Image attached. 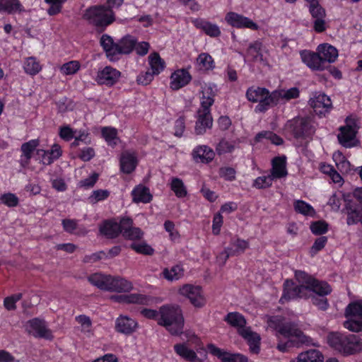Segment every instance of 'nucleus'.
<instances>
[{
  "instance_id": "338daca9",
  "label": "nucleus",
  "mask_w": 362,
  "mask_h": 362,
  "mask_svg": "<svg viewBox=\"0 0 362 362\" xmlns=\"http://www.w3.org/2000/svg\"><path fill=\"white\" fill-rule=\"evenodd\" d=\"M154 73L152 71H147L140 74L137 77V82L142 85H148L153 78Z\"/></svg>"
},
{
  "instance_id": "e433bc0d",
  "label": "nucleus",
  "mask_w": 362,
  "mask_h": 362,
  "mask_svg": "<svg viewBox=\"0 0 362 362\" xmlns=\"http://www.w3.org/2000/svg\"><path fill=\"white\" fill-rule=\"evenodd\" d=\"M274 93H276L278 95L276 98V105L282 100L288 101L291 99L298 98L300 95L299 89L296 87H293L288 90H274Z\"/></svg>"
},
{
  "instance_id": "e2e57ef3",
  "label": "nucleus",
  "mask_w": 362,
  "mask_h": 362,
  "mask_svg": "<svg viewBox=\"0 0 362 362\" xmlns=\"http://www.w3.org/2000/svg\"><path fill=\"white\" fill-rule=\"evenodd\" d=\"M131 247L139 253L147 255H151L153 254L154 252V250L151 246L146 243H133L132 244Z\"/></svg>"
},
{
  "instance_id": "603ef678",
  "label": "nucleus",
  "mask_w": 362,
  "mask_h": 362,
  "mask_svg": "<svg viewBox=\"0 0 362 362\" xmlns=\"http://www.w3.org/2000/svg\"><path fill=\"white\" fill-rule=\"evenodd\" d=\"M309 12L313 18H325L326 12L319 2H313L311 5H308Z\"/></svg>"
},
{
  "instance_id": "2eb2a0df",
  "label": "nucleus",
  "mask_w": 362,
  "mask_h": 362,
  "mask_svg": "<svg viewBox=\"0 0 362 362\" xmlns=\"http://www.w3.org/2000/svg\"><path fill=\"white\" fill-rule=\"evenodd\" d=\"M207 349L210 354L221 359V362H247L248 361L247 358L243 354L226 352L213 344H209Z\"/></svg>"
},
{
  "instance_id": "412c9836",
  "label": "nucleus",
  "mask_w": 362,
  "mask_h": 362,
  "mask_svg": "<svg viewBox=\"0 0 362 362\" xmlns=\"http://www.w3.org/2000/svg\"><path fill=\"white\" fill-rule=\"evenodd\" d=\"M111 299L118 303H137L141 305H149L151 302V298L149 296L139 293L112 296Z\"/></svg>"
},
{
  "instance_id": "bb28decb",
  "label": "nucleus",
  "mask_w": 362,
  "mask_h": 362,
  "mask_svg": "<svg viewBox=\"0 0 362 362\" xmlns=\"http://www.w3.org/2000/svg\"><path fill=\"white\" fill-rule=\"evenodd\" d=\"M136 42L137 40L134 37L130 35L124 36L117 42V55L131 53L134 50Z\"/></svg>"
},
{
  "instance_id": "49530a36",
  "label": "nucleus",
  "mask_w": 362,
  "mask_h": 362,
  "mask_svg": "<svg viewBox=\"0 0 362 362\" xmlns=\"http://www.w3.org/2000/svg\"><path fill=\"white\" fill-rule=\"evenodd\" d=\"M25 71L30 75H35L41 70L40 63L35 57H28L24 64Z\"/></svg>"
},
{
  "instance_id": "cd10ccee",
  "label": "nucleus",
  "mask_w": 362,
  "mask_h": 362,
  "mask_svg": "<svg viewBox=\"0 0 362 362\" xmlns=\"http://www.w3.org/2000/svg\"><path fill=\"white\" fill-rule=\"evenodd\" d=\"M132 200L135 203H149L153 198L147 187L139 185L132 192Z\"/></svg>"
},
{
  "instance_id": "864d4df0",
  "label": "nucleus",
  "mask_w": 362,
  "mask_h": 362,
  "mask_svg": "<svg viewBox=\"0 0 362 362\" xmlns=\"http://www.w3.org/2000/svg\"><path fill=\"white\" fill-rule=\"evenodd\" d=\"M0 201L8 207H15L18 205L19 199L13 193H6L0 197Z\"/></svg>"
},
{
  "instance_id": "473e14b6",
  "label": "nucleus",
  "mask_w": 362,
  "mask_h": 362,
  "mask_svg": "<svg viewBox=\"0 0 362 362\" xmlns=\"http://www.w3.org/2000/svg\"><path fill=\"white\" fill-rule=\"evenodd\" d=\"M323 356L321 353L316 349H310L300 353L296 361L291 362H322Z\"/></svg>"
},
{
  "instance_id": "13d9d810",
  "label": "nucleus",
  "mask_w": 362,
  "mask_h": 362,
  "mask_svg": "<svg viewBox=\"0 0 362 362\" xmlns=\"http://www.w3.org/2000/svg\"><path fill=\"white\" fill-rule=\"evenodd\" d=\"M22 296L23 294L19 293L6 297L4 300V305L5 308L8 310H15L16 308V303L20 300L22 298Z\"/></svg>"
},
{
  "instance_id": "6ab92c4d",
  "label": "nucleus",
  "mask_w": 362,
  "mask_h": 362,
  "mask_svg": "<svg viewBox=\"0 0 362 362\" xmlns=\"http://www.w3.org/2000/svg\"><path fill=\"white\" fill-rule=\"evenodd\" d=\"M120 77V72L111 66H105L99 71L96 81L99 84L111 86L114 85Z\"/></svg>"
},
{
  "instance_id": "f257e3e1",
  "label": "nucleus",
  "mask_w": 362,
  "mask_h": 362,
  "mask_svg": "<svg viewBox=\"0 0 362 362\" xmlns=\"http://www.w3.org/2000/svg\"><path fill=\"white\" fill-rule=\"evenodd\" d=\"M295 276L298 283L310 285V293L313 291L314 293L308 294V298H310L312 303L318 309L326 310L329 307L326 296L332 291L330 286L326 282L317 281L303 271H296Z\"/></svg>"
},
{
  "instance_id": "6e6552de",
  "label": "nucleus",
  "mask_w": 362,
  "mask_h": 362,
  "mask_svg": "<svg viewBox=\"0 0 362 362\" xmlns=\"http://www.w3.org/2000/svg\"><path fill=\"white\" fill-rule=\"evenodd\" d=\"M277 95L274 91L270 93L265 88L258 87L253 90L250 89V102L258 103L255 108L256 112H264L276 105Z\"/></svg>"
},
{
  "instance_id": "f3484780",
  "label": "nucleus",
  "mask_w": 362,
  "mask_h": 362,
  "mask_svg": "<svg viewBox=\"0 0 362 362\" xmlns=\"http://www.w3.org/2000/svg\"><path fill=\"white\" fill-rule=\"evenodd\" d=\"M28 331L35 337L52 339L51 332L47 328L45 322L38 318L30 320L28 322Z\"/></svg>"
},
{
  "instance_id": "4be33fe9",
  "label": "nucleus",
  "mask_w": 362,
  "mask_h": 362,
  "mask_svg": "<svg viewBox=\"0 0 362 362\" xmlns=\"http://www.w3.org/2000/svg\"><path fill=\"white\" fill-rule=\"evenodd\" d=\"M170 80V88L173 90H179L190 82L192 76L187 71L178 69L171 74Z\"/></svg>"
},
{
  "instance_id": "9d476101",
  "label": "nucleus",
  "mask_w": 362,
  "mask_h": 362,
  "mask_svg": "<svg viewBox=\"0 0 362 362\" xmlns=\"http://www.w3.org/2000/svg\"><path fill=\"white\" fill-rule=\"evenodd\" d=\"M286 129L296 139H305L315 132L310 121L304 117H296L288 121Z\"/></svg>"
},
{
  "instance_id": "69168bd1",
  "label": "nucleus",
  "mask_w": 362,
  "mask_h": 362,
  "mask_svg": "<svg viewBox=\"0 0 362 362\" xmlns=\"http://www.w3.org/2000/svg\"><path fill=\"white\" fill-rule=\"evenodd\" d=\"M98 174L94 173L89 177L81 180L79 186L86 189L93 187L98 180Z\"/></svg>"
},
{
  "instance_id": "774afa93",
  "label": "nucleus",
  "mask_w": 362,
  "mask_h": 362,
  "mask_svg": "<svg viewBox=\"0 0 362 362\" xmlns=\"http://www.w3.org/2000/svg\"><path fill=\"white\" fill-rule=\"evenodd\" d=\"M219 175L224 179L232 181L235 177V170L229 167L221 168L219 170Z\"/></svg>"
},
{
  "instance_id": "4c0bfd02",
  "label": "nucleus",
  "mask_w": 362,
  "mask_h": 362,
  "mask_svg": "<svg viewBox=\"0 0 362 362\" xmlns=\"http://www.w3.org/2000/svg\"><path fill=\"white\" fill-rule=\"evenodd\" d=\"M149 64L151 71L156 75H158L165 67V62L157 52H153L148 56Z\"/></svg>"
},
{
  "instance_id": "393cba45",
  "label": "nucleus",
  "mask_w": 362,
  "mask_h": 362,
  "mask_svg": "<svg viewBox=\"0 0 362 362\" xmlns=\"http://www.w3.org/2000/svg\"><path fill=\"white\" fill-rule=\"evenodd\" d=\"M39 142L37 139H33L28 142H25L21 146L22 155L21 156L20 163L22 167H26L32 158V154L38 146Z\"/></svg>"
},
{
  "instance_id": "de8ad7c7",
  "label": "nucleus",
  "mask_w": 362,
  "mask_h": 362,
  "mask_svg": "<svg viewBox=\"0 0 362 362\" xmlns=\"http://www.w3.org/2000/svg\"><path fill=\"white\" fill-rule=\"evenodd\" d=\"M175 351L180 356L183 358L187 361L192 360V357H194V351L187 348L185 344H177L174 346Z\"/></svg>"
},
{
  "instance_id": "09e8293b",
  "label": "nucleus",
  "mask_w": 362,
  "mask_h": 362,
  "mask_svg": "<svg viewBox=\"0 0 362 362\" xmlns=\"http://www.w3.org/2000/svg\"><path fill=\"white\" fill-rule=\"evenodd\" d=\"M235 148V141H229L222 139L217 144L216 151L218 155L232 152Z\"/></svg>"
},
{
  "instance_id": "5701e85b",
  "label": "nucleus",
  "mask_w": 362,
  "mask_h": 362,
  "mask_svg": "<svg viewBox=\"0 0 362 362\" xmlns=\"http://www.w3.org/2000/svg\"><path fill=\"white\" fill-rule=\"evenodd\" d=\"M138 327V323L127 316H119L115 322V329L118 332L130 334L134 332Z\"/></svg>"
},
{
  "instance_id": "f8f14e48",
  "label": "nucleus",
  "mask_w": 362,
  "mask_h": 362,
  "mask_svg": "<svg viewBox=\"0 0 362 362\" xmlns=\"http://www.w3.org/2000/svg\"><path fill=\"white\" fill-rule=\"evenodd\" d=\"M358 129L356 120L347 117L346 124L339 128L340 133L337 136L339 144L345 148L356 146L358 142L356 139Z\"/></svg>"
},
{
  "instance_id": "7ed1b4c3",
  "label": "nucleus",
  "mask_w": 362,
  "mask_h": 362,
  "mask_svg": "<svg viewBox=\"0 0 362 362\" xmlns=\"http://www.w3.org/2000/svg\"><path fill=\"white\" fill-rule=\"evenodd\" d=\"M276 329L280 334L288 338L285 343L279 342L276 348L281 352H286L293 346L298 347L301 345H309L312 343V339L299 329L298 325L294 322H283Z\"/></svg>"
},
{
  "instance_id": "6e6d98bb",
  "label": "nucleus",
  "mask_w": 362,
  "mask_h": 362,
  "mask_svg": "<svg viewBox=\"0 0 362 362\" xmlns=\"http://www.w3.org/2000/svg\"><path fill=\"white\" fill-rule=\"evenodd\" d=\"M261 337L259 334L250 331V353L257 354L260 351Z\"/></svg>"
},
{
  "instance_id": "a19ab883",
  "label": "nucleus",
  "mask_w": 362,
  "mask_h": 362,
  "mask_svg": "<svg viewBox=\"0 0 362 362\" xmlns=\"http://www.w3.org/2000/svg\"><path fill=\"white\" fill-rule=\"evenodd\" d=\"M263 139L271 141V142L276 145H281L283 144V139L270 131H263L259 132L255 136V141H261Z\"/></svg>"
},
{
  "instance_id": "c85d7f7f",
  "label": "nucleus",
  "mask_w": 362,
  "mask_h": 362,
  "mask_svg": "<svg viewBox=\"0 0 362 362\" xmlns=\"http://www.w3.org/2000/svg\"><path fill=\"white\" fill-rule=\"evenodd\" d=\"M100 42L106 52L107 57L111 61L115 60L117 59V43L114 42L112 38L107 34L102 35Z\"/></svg>"
},
{
  "instance_id": "3c124183",
  "label": "nucleus",
  "mask_w": 362,
  "mask_h": 362,
  "mask_svg": "<svg viewBox=\"0 0 362 362\" xmlns=\"http://www.w3.org/2000/svg\"><path fill=\"white\" fill-rule=\"evenodd\" d=\"M66 0H45L49 5L47 13L49 16H55L59 13L62 9V5Z\"/></svg>"
},
{
  "instance_id": "1a4fd4ad",
  "label": "nucleus",
  "mask_w": 362,
  "mask_h": 362,
  "mask_svg": "<svg viewBox=\"0 0 362 362\" xmlns=\"http://www.w3.org/2000/svg\"><path fill=\"white\" fill-rule=\"evenodd\" d=\"M345 315L348 320L344 326L354 332H362V300L349 303L345 310Z\"/></svg>"
},
{
  "instance_id": "20e7f679",
  "label": "nucleus",
  "mask_w": 362,
  "mask_h": 362,
  "mask_svg": "<svg viewBox=\"0 0 362 362\" xmlns=\"http://www.w3.org/2000/svg\"><path fill=\"white\" fill-rule=\"evenodd\" d=\"M88 281L97 288L107 291L126 293L133 288L132 283L119 276L95 273L88 277Z\"/></svg>"
},
{
  "instance_id": "f03ea898",
  "label": "nucleus",
  "mask_w": 362,
  "mask_h": 362,
  "mask_svg": "<svg viewBox=\"0 0 362 362\" xmlns=\"http://www.w3.org/2000/svg\"><path fill=\"white\" fill-rule=\"evenodd\" d=\"M201 107L197 111V121L194 127L195 134L202 135L206 129L213 126V118L211 114V106L214 103L215 91L211 86H205L202 88Z\"/></svg>"
},
{
  "instance_id": "37998d69",
  "label": "nucleus",
  "mask_w": 362,
  "mask_h": 362,
  "mask_svg": "<svg viewBox=\"0 0 362 362\" xmlns=\"http://www.w3.org/2000/svg\"><path fill=\"white\" fill-rule=\"evenodd\" d=\"M144 233L140 228H122V235L124 239L135 240L142 238Z\"/></svg>"
},
{
  "instance_id": "dca6fc26",
  "label": "nucleus",
  "mask_w": 362,
  "mask_h": 362,
  "mask_svg": "<svg viewBox=\"0 0 362 362\" xmlns=\"http://www.w3.org/2000/svg\"><path fill=\"white\" fill-rule=\"evenodd\" d=\"M300 56L302 62L311 70L323 71L325 69L317 51L315 52L309 50H302L300 52Z\"/></svg>"
},
{
  "instance_id": "0eeeda50",
  "label": "nucleus",
  "mask_w": 362,
  "mask_h": 362,
  "mask_svg": "<svg viewBox=\"0 0 362 362\" xmlns=\"http://www.w3.org/2000/svg\"><path fill=\"white\" fill-rule=\"evenodd\" d=\"M83 18L95 26L99 32H103L115 20L113 11L104 4L93 6L87 8L83 14Z\"/></svg>"
},
{
  "instance_id": "bf43d9fd",
  "label": "nucleus",
  "mask_w": 362,
  "mask_h": 362,
  "mask_svg": "<svg viewBox=\"0 0 362 362\" xmlns=\"http://www.w3.org/2000/svg\"><path fill=\"white\" fill-rule=\"evenodd\" d=\"M80 68V64L77 61H71L64 64L61 67V71L66 75L75 74Z\"/></svg>"
},
{
  "instance_id": "b1692460",
  "label": "nucleus",
  "mask_w": 362,
  "mask_h": 362,
  "mask_svg": "<svg viewBox=\"0 0 362 362\" xmlns=\"http://www.w3.org/2000/svg\"><path fill=\"white\" fill-rule=\"evenodd\" d=\"M214 151L207 146L203 145L195 148L192 152V156L195 161L208 163L214 158Z\"/></svg>"
},
{
  "instance_id": "680f3d73",
  "label": "nucleus",
  "mask_w": 362,
  "mask_h": 362,
  "mask_svg": "<svg viewBox=\"0 0 362 362\" xmlns=\"http://www.w3.org/2000/svg\"><path fill=\"white\" fill-rule=\"evenodd\" d=\"M327 242V238L325 236H320L317 238L310 248V253L311 256L315 255L320 250L324 248Z\"/></svg>"
},
{
  "instance_id": "2f4dec72",
  "label": "nucleus",
  "mask_w": 362,
  "mask_h": 362,
  "mask_svg": "<svg viewBox=\"0 0 362 362\" xmlns=\"http://www.w3.org/2000/svg\"><path fill=\"white\" fill-rule=\"evenodd\" d=\"M265 54L266 52L263 49L261 42L257 41L252 45H250V57H252L253 61L259 62L263 66L267 64Z\"/></svg>"
},
{
  "instance_id": "4d7b16f0",
  "label": "nucleus",
  "mask_w": 362,
  "mask_h": 362,
  "mask_svg": "<svg viewBox=\"0 0 362 362\" xmlns=\"http://www.w3.org/2000/svg\"><path fill=\"white\" fill-rule=\"evenodd\" d=\"M100 234L108 239H113L122 235V228H100Z\"/></svg>"
},
{
  "instance_id": "a211bd4d",
  "label": "nucleus",
  "mask_w": 362,
  "mask_h": 362,
  "mask_svg": "<svg viewBox=\"0 0 362 362\" xmlns=\"http://www.w3.org/2000/svg\"><path fill=\"white\" fill-rule=\"evenodd\" d=\"M309 103L315 112L320 114L328 112L332 107L331 99L322 93H316Z\"/></svg>"
},
{
  "instance_id": "8fccbe9b",
  "label": "nucleus",
  "mask_w": 362,
  "mask_h": 362,
  "mask_svg": "<svg viewBox=\"0 0 362 362\" xmlns=\"http://www.w3.org/2000/svg\"><path fill=\"white\" fill-rule=\"evenodd\" d=\"M117 130L115 128L103 127L102 129V135L109 145L114 146L117 144Z\"/></svg>"
},
{
  "instance_id": "4468645a",
  "label": "nucleus",
  "mask_w": 362,
  "mask_h": 362,
  "mask_svg": "<svg viewBox=\"0 0 362 362\" xmlns=\"http://www.w3.org/2000/svg\"><path fill=\"white\" fill-rule=\"evenodd\" d=\"M224 320L238 329V334L249 341V329L246 327L247 320L239 313H229Z\"/></svg>"
},
{
  "instance_id": "c9c22d12",
  "label": "nucleus",
  "mask_w": 362,
  "mask_h": 362,
  "mask_svg": "<svg viewBox=\"0 0 362 362\" xmlns=\"http://www.w3.org/2000/svg\"><path fill=\"white\" fill-rule=\"evenodd\" d=\"M197 64L200 70L209 71L215 67L212 57L208 53H201L197 59Z\"/></svg>"
},
{
  "instance_id": "423d86ee",
  "label": "nucleus",
  "mask_w": 362,
  "mask_h": 362,
  "mask_svg": "<svg viewBox=\"0 0 362 362\" xmlns=\"http://www.w3.org/2000/svg\"><path fill=\"white\" fill-rule=\"evenodd\" d=\"M329 345L344 355H351L362 351V340L355 334L330 333L327 336Z\"/></svg>"
},
{
  "instance_id": "c03bdc74",
  "label": "nucleus",
  "mask_w": 362,
  "mask_h": 362,
  "mask_svg": "<svg viewBox=\"0 0 362 362\" xmlns=\"http://www.w3.org/2000/svg\"><path fill=\"white\" fill-rule=\"evenodd\" d=\"M163 274L164 277L168 280H178L183 276V269L180 265H175L170 269H165Z\"/></svg>"
},
{
  "instance_id": "c756f323",
  "label": "nucleus",
  "mask_w": 362,
  "mask_h": 362,
  "mask_svg": "<svg viewBox=\"0 0 362 362\" xmlns=\"http://www.w3.org/2000/svg\"><path fill=\"white\" fill-rule=\"evenodd\" d=\"M225 21L232 27L237 28H249V18L235 12H228L225 16Z\"/></svg>"
},
{
  "instance_id": "7c9ffc66",
  "label": "nucleus",
  "mask_w": 362,
  "mask_h": 362,
  "mask_svg": "<svg viewBox=\"0 0 362 362\" xmlns=\"http://www.w3.org/2000/svg\"><path fill=\"white\" fill-rule=\"evenodd\" d=\"M0 11L13 14L21 13L25 11V9L19 0H0Z\"/></svg>"
},
{
  "instance_id": "a18cd8bd",
  "label": "nucleus",
  "mask_w": 362,
  "mask_h": 362,
  "mask_svg": "<svg viewBox=\"0 0 362 362\" xmlns=\"http://www.w3.org/2000/svg\"><path fill=\"white\" fill-rule=\"evenodd\" d=\"M247 247V243L243 240L237 238L233 240L228 247V250L233 256L238 255L244 252Z\"/></svg>"
},
{
  "instance_id": "aec40b11",
  "label": "nucleus",
  "mask_w": 362,
  "mask_h": 362,
  "mask_svg": "<svg viewBox=\"0 0 362 362\" xmlns=\"http://www.w3.org/2000/svg\"><path fill=\"white\" fill-rule=\"evenodd\" d=\"M317 51L321 58V61L323 62V65L325 66V69L327 68L329 64L334 62L338 57L337 49L334 47L328 44L318 45Z\"/></svg>"
},
{
  "instance_id": "5fc2aeb1",
  "label": "nucleus",
  "mask_w": 362,
  "mask_h": 362,
  "mask_svg": "<svg viewBox=\"0 0 362 362\" xmlns=\"http://www.w3.org/2000/svg\"><path fill=\"white\" fill-rule=\"evenodd\" d=\"M110 195V192L107 189L94 190L92 194L88 197V200L92 204H95L100 201L106 199Z\"/></svg>"
},
{
  "instance_id": "f704fd0d",
  "label": "nucleus",
  "mask_w": 362,
  "mask_h": 362,
  "mask_svg": "<svg viewBox=\"0 0 362 362\" xmlns=\"http://www.w3.org/2000/svg\"><path fill=\"white\" fill-rule=\"evenodd\" d=\"M136 166V158L129 153H123L120 159V167L123 173L129 174Z\"/></svg>"
},
{
  "instance_id": "39448f33",
  "label": "nucleus",
  "mask_w": 362,
  "mask_h": 362,
  "mask_svg": "<svg viewBox=\"0 0 362 362\" xmlns=\"http://www.w3.org/2000/svg\"><path fill=\"white\" fill-rule=\"evenodd\" d=\"M160 314L158 325L165 327L173 335H179L182 333L184 317L179 306L163 305L160 308Z\"/></svg>"
},
{
  "instance_id": "052dcab7",
  "label": "nucleus",
  "mask_w": 362,
  "mask_h": 362,
  "mask_svg": "<svg viewBox=\"0 0 362 362\" xmlns=\"http://www.w3.org/2000/svg\"><path fill=\"white\" fill-rule=\"evenodd\" d=\"M273 180L272 176H270L269 175L267 176L259 177L255 180L253 186L257 189L267 188L272 185Z\"/></svg>"
},
{
  "instance_id": "0e129e2a",
  "label": "nucleus",
  "mask_w": 362,
  "mask_h": 362,
  "mask_svg": "<svg viewBox=\"0 0 362 362\" xmlns=\"http://www.w3.org/2000/svg\"><path fill=\"white\" fill-rule=\"evenodd\" d=\"M358 222L362 223V214L359 210H352L349 213L347 217L348 225L357 224Z\"/></svg>"
},
{
  "instance_id": "ea45409f",
  "label": "nucleus",
  "mask_w": 362,
  "mask_h": 362,
  "mask_svg": "<svg viewBox=\"0 0 362 362\" xmlns=\"http://www.w3.org/2000/svg\"><path fill=\"white\" fill-rule=\"evenodd\" d=\"M296 212L305 216H313L315 214V209L309 204L302 200H296L293 204Z\"/></svg>"
},
{
  "instance_id": "9b49d317",
  "label": "nucleus",
  "mask_w": 362,
  "mask_h": 362,
  "mask_svg": "<svg viewBox=\"0 0 362 362\" xmlns=\"http://www.w3.org/2000/svg\"><path fill=\"white\" fill-rule=\"evenodd\" d=\"M299 284L300 285H296L292 280H286L284 283L283 295L279 302L284 303L297 298H308L310 285L308 284Z\"/></svg>"
},
{
  "instance_id": "58836bf2",
  "label": "nucleus",
  "mask_w": 362,
  "mask_h": 362,
  "mask_svg": "<svg viewBox=\"0 0 362 362\" xmlns=\"http://www.w3.org/2000/svg\"><path fill=\"white\" fill-rule=\"evenodd\" d=\"M133 224L134 221L131 217L124 216L105 220L102 226H132Z\"/></svg>"
},
{
  "instance_id": "ddd939ff",
  "label": "nucleus",
  "mask_w": 362,
  "mask_h": 362,
  "mask_svg": "<svg viewBox=\"0 0 362 362\" xmlns=\"http://www.w3.org/2000/svg\"><path fill=\"white\" fill-rule=\"evenodd\" d=\"M182 296L188 298L190 303L196 308H202L205 305L206 300L204 297L203 291L201 286L192 284H185L179 290Z\"/></svg>"
},
{
  "instance_id": "a878e982",
  "label": "nucleus",
  "mask_w": 362,
  "mask_h": 362,
  "mask_svg": "<svg viewBox=\"0 0 362 362\" xmlns=\"http://www.w3.org/2000/svg\"><path fill=\"white\" fill-rule=\"evenodd\" d=\"M194 26L202 30L207 35L215 37L221 35L218 26L202 18L193 21Z\"/></svg>"
},
{
  "instance_id": "79ce46f5",
  "label": "nucleus",
  "mask_w": 362,
  "mask_h": 362,
  "mask_svg": "<svg viewBox=\"0 0 362 362\" xmlns=\"http://www.w3.org/2000/svg\"><path fill=\"white\" fill-rule=\"evenodd\" d=\"M170 188L177 197L182 198L187 195V189L182 180L173 177L170 183Z\"/></svg>"
},
{
  "instance_id": "72a5a7b5",
  "label": "nucleus",
  "mask_w": 362,
  "mask_h": 362,
  "mask_svg": "<svg viewBox=\"0 0 362 362\" xmlns=\"http://www.w3.org/2000/svg\"><path fill=\"white\" fill-rule=\"evenodd\" d=\"M287 174L286 170V163L284 158L276 157L272 160V174L273 180L274 178H281L286 176Z\"/></svg>"
}]
</instances>
